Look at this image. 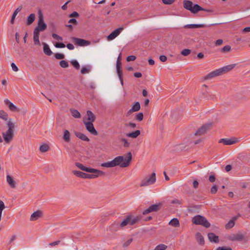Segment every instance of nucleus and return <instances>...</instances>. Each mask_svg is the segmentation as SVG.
<instances>
[{
  "label": "nucleus",
  "instance_id": "1",
  "mask_svg": "<svg viewBox=\"0 0 250 250\" xmlns=\"http://www.w3.org/2000/svg\"><path fill=\"white\" fill-rule=\"evenodd\" d=\"M132 159V153L128 152L125 157L123 156H117L112 160V162L114 167L120 166L121 167H126L130 165Z\"/></svg>",
  "mask_w": 250,
  "mask_h": 250
},
{
  "label": "nucleus",
  "instance_id": "2",
  "mask_svg": "<svg viewBox=\"0 0 250 250\" xmlns=\"http://www.w3.org/2000/svg\"><path fill=\"white\" fill-rule=\"evenodd\" d=\"M236 64H231L216 69L203 77L204 81L210 80L214 77L222 75L232 70L235 66Z\"/></svg>",
  "mask_w": 250,
  "mask_h": 250
},
{
  "label": "nucleus",
  "instance_id": "3",
  "mask_svg": "<svg viewBox=\"0 0 250 250\" xmlns=\"http://www.w3.org/2000/svg\"><path fill=\"white\" fill-rule=\"evenodd\" d=\"M15 123L12 122L11 119H10L7 123L8 130L2 133V136L4 140L6 143H9L14 137V129L15 127Z\"/></svg>",
  "mask_w": 250,
  "mask_h": 250
},
{
  "label": "nucleus",
  "instance_id": "4",
  "mask_svg": "<svg viewBox=\"0 0 250 250\" xmlns=\"http://www.w3.org/2000/svg\"><path fill=\"white\" fill-rule=\"evenodd\" d=\"M191 222L195 225H200L206 228H208L210 226V224L208 220L203 216L196 215L192 218Z\"/></svg>",
  "mask_w": 250,
  "mask_h": 250
},
{
  "label": "nucleus",
  "instance_id": "5",
  "mask_svg": "<svg viewBox=\"0 0 250 250\" xmlns=\"http://www.w3.org/2000/svg\"><path fill=\"white\" fill-rule=\"evenodd\" d=\"M156 174L155 172H153L150 175L146 176L142 179L140 187H145L149 186L154 184L156 182Z\"/></svg>",
  "mask_w": 250,
  "mask_h": 250
},
{
  "label": "nucleus",
  "instance_id": "6",
  "mask_svg": "<svg viewBox=\"0 0 250 250\" xmlns=\"http://www.w3.org/2000/svg\"><path fill=\"white\" fill-rule=\"evenodd\" d=\"M47 28V25L44 22L43 15L41 10L39 11V20L38 26L35 29L39 31H43Z\"/></svg>",
  "mask_w": 250,
  "mask_h": 250
},
{
  "label": "nucleus",
  "instance_id": "7",
  "mask_svg": "<svg viewBox=\"0 0 250 250\" xmlns=\"http://www.w3.org/2000/svg\"><path fill=\"white\" fill-rule=\"evenodd\" d=\"M188 11H191L192 13L196 14L199 11H205L207 12H210L211 10L208 9H204L201 7L198 4H194L193 5V3L191 1L188 0Z\"/></svg>",
  "mask_w": 250,
  "mask_h": 250
},
{
  "label": "nucleus",
  "instance_id": "8",
  "mask_svg": "<svg viewBox=\"0 0 250 250\" xmlns=\"http://www.w3.org/2000/svg\"><path fill=\"white\" fill-rule=\"evenodd\" d=\"M97 171H99L100 172H96V171L89 172V173H91V174H87V173H84L83 178L93 179V178L98 177L99 176H104L105 175V173L104 172H103V171L98 170V169H97Z\"/></svg>",
  "mask_w": 250,
  "mask_h": 250
},
{
  "label": "nucleus",
  "instance_id": "9",
  "mask_svg": "<svg viewBox=\"0 0 250 250\" xmlns=\"http://www.w3.org/2000/svg\"><path fill=\"white\" fill-rule=\"evenodd\" d=\"M162 206V204L159 203L150 206L148 208L145 210L143 212V214L146 215L151 212H157L160 210Z\"/></svg>",
  "mask_w": 250,
  "mask_h": 250
},
{
  "label": "nucleus",
  "instance_id": "10",
  "mask_svg": "<svg viewBox=\"0 0 250 250\" xmlns=\"http://www.w3.org/2000/svg\"><path fill=\"white\" fill-rule=\"evenodd\" d=\"M228 239L230 241H242L243 240H245V237L243 234H242L241 232H239L237 234H231L228 236Z\"/></svg>",
  "mask_w": 250,
  "mask_h": 250
},
{
  "label": "nucleus",
  "instance_id": "11",
  "mask_svg": "<svg viewBox=\"0 0 250 250\" xmlns=\"http://www.w3.org/2000/svg\"><path fill=\"white\" fill-rule=\"evenodd\" d=\"M211 125V124H207L202 125L194 133V135L201 136L204 134L208 130H209Z\"/></svg>",
  "mask_w": 250,
  "mask_h": 250
},
{
  "label": "nucleus",
  "instance_id": "12",
  "mask_svg": "<svg viewBox=\"0 0 250 250\" xmlns=\"http://www.w3.org/2000/svg\"><path fill=\"white\" fill-rule=\"evenodd\" d=\"M73 42L80 46H85L90 44L91 42L89 41H86L84 39H80L78 38L74 37L72 38Z\"/></svg>",
  "mask_w": 250,
  "mask_h": 250
},
{
  "label": "nucleus",
  "instance_id": "13",
  "mask_svg": "<svg viewBox=\"0 0 250 250\" xmlns=\"http://www.w3.org/2000/svg\"><path fill=\"white\" fill-rule=\"evenodd\" d=\"M83 123L85 125L87 130L91 134L94 135H97L98 134V131L96 130L94 127L93 122L83 121Z\"/></svg>",
  "mask_w": 250,
  "mask_h": 250
},
{
  "label": "nucleus",
  "instance_id": "14",
  "mask_svg": "<svg viewBox=\"0 0 250 250\" xmlns=\"http://www.w3.org/2000/svg\"><path fill=\"white\" fill-rule=\"evenodd\" d=\"M123 27H120L118 29H115L107 36V39L108 41H111L114 39L120 34V33L123 30Z\"/></svg>",
  "mask_w": 250,
  "mask_h": 250
},
{
  "label": "nucleus",
  "instance_id": "15",
  "mask_svg": "<svg viewBox=\"0 0 250 250\" xmlns=\"http://www.w3.org/2000/svg\"><path fill=\"white\" fill-rule=\"evenodd\" d=\"M237 141V139L235 138L233 139L223 138L220 139L219 143H222L224 145H231L235 144Z\"/></svg>",
  "mask_w": 250,
  "mask_h": 250
},
{
  "label": "nucleus",
  "instance_id": "16",
  "mask_svg": "<svg viewBox=\"0 0 250 250\" xmlns=\"http://www.w3.org/2000/svg\"><path fill=\"white\" fill-rule=\"evenodd\" d=\"M43 216V212L40 210H38L33 212L30 216V221H35Z\"/></svg>",
  "mask_w": 250,
  "mask_h": 250
},
{
  "label": "nucleus",
  "instance_id": "17",
  "mask_svg": "<svg viewBox=\"0 0 250 250\" xmlns=\"http://www.w3.org/2000/svg\"><path fill=\"white\" fill-rule=\"evenodd\" d=\"M75 165L76 167H77L80 169H82L83 171H86V172H97V169L92 168H88L87 167H85L84 166L83 164L80 163H76ZM98 172H99L98 171Z\"/></svg>",
  "mask_w": 250,
  "mask_h": 250
},
{
  "label": "nucleus",
  "instance_id": "18",
  "mask_svg": "<svg viewBox=\"0 0 250 250\" xmlns=\"http://www.w3.org/2000/svg\"><path fill=\"white\" fill-rule=\"evenodd\" d=\"M6 181L11 188H15L16 187V182L13 178L10 175L6 176Z\"/></svg>",
  "mask_w": 250,
  "mask_h": 250
},
{
  "label": "nucleus",
  "instance_id": "19",
  "mask_svg": "<svg viewBox=\"0 0 250 250\" xmlns=\"http://www.w3.org/2000/svg\"><path fill=\"white\" fill-rule=\"evenodd\" d=\"M40 32L37 29H34V32H33V40L34 42V44L35 45H40V42L39 40V35H40Z\"/></svg>",
  "mask_w": 250,
  "mask_h": 250
},
{
  "label": "nucleus",
  "instance_id": "20",
  "mask_svg": "<svg viewBox=\"0 0 250 250\" xmlns=\"http://www.w3.org/2000/svg\"><path fill=\"white\" fill-rule=\"evenodd\" d=\"M4 103L8 106L9 109L13 112L19 111L18 108L12 103L10 102L8 99L4 100Z\"/></svg>",
  "mask_w": 250,
  "mask_h": 250
},
{
  "label": "nucleus",
  "instance_id": "21",
  "mask_svg": "<svg viewBox=\"0 0 250 250\" xmlns=\"http://www.w3.org/2000/svg\"><path fill=\"white\" fill-rule=\"evenodd\" d=\"M208 238L209 240L211 242H214V243H218L219 242V237L218 236L216 235L214 233L210 232L208 233Z\"/></svg>",
  "mask_w": 250,
  "mask_h": 250
},
{
  "label": "nucleus",
  "instance_id": "22",
  "mask_svg": "<svg viewBox=\"0 0 250 250\" xmlns=\"http://www.w3.org/2000/svg\"><path fill=\"white\" fill-rule=\"evenodd\" d=\"M195 236L196 239L200 245L203 246L205 244L204 238L201 233L197 232Z\"/></svg>",
  "mask_w": 250,
  "mask_h": 250
},
{
  "label": "nucleus",
  "instance_id": "23",
  "mask_svg": "<svg viewBox=\"0 0 250 250\" xmlns=\"http://www.w3.org/2000/svg\"><path fill=\"white\" fill-rule=\"evenodd\" d=\"M75 136L80 139L81 140L86 141V142H89V139L84 134L79 132H75Z\"/></svg>",
  "mask_w": 250,
  "mask_h": 250
},
{
  "label": "nucleus",
  "instance_id": "24",
  "mask_svg": "<svg viewBox=\"0 0 250 250\" xmlns=\"http://www.w3.org/2000/svg\"><path fill=\"white\" fill-rule=\"evenodd\" d=\"M42 44L43 46V50L44 53L47 56H50L52 54V52L50 50L48 45L45 42H43Z\"/></svg>",
  "mask_w": 250,
  "mask_h": 250
},
{
  "label": "nucleus",
  "instance_id": "25",
  "mask_svg": "<svg viewBox=\"0 0 250 250\" xmlns=\"http://www.w3.org/2000/svg\"><path fill=\"white\" fill-rule=\"evenodd\" d=\"M62 138L65 142L68 143L70 141V133L68 130H64Z\"/></svg>",
  "mask_w": 250,
  "mask_h": 250
},
{
  "label": "nucleus",
  "instance_id": "26",
  "mask_svg": "<svg viewBox=\"0 0 250 250\" xmlns=\"http://www.w3.org/2000/svg\"><path fill=\"white\" fill-rule=\"evenodd\" d=\"M21 9H22V6L21 5L15 10V11L14 12V13L12 16V17H11V19L10 20V23L11 24H13L14 23V21H15L16 16H17L18 13L21 10Z\"/></svg>",
  "mask_w": 250,
  "mask_h": 250
},
{
  "label": "nucleus",
  "instance_id": "27",
  "mask_svg": "<svg viewBox=\"0 0 250 250\" xmlns=\"http://www.w3.org/2000/svg\"><path fill=\"white\" fill-rule=\"evenodd\" d=\"M120 225L117 222L112 223L108 228V229L111 231H115L119 229Z\"/></svg>",
  "mask_w": 250,
  "mask_h": 250
},
{
  "label": "nucleus",
  "instance_id": "28",
  "mask_svg": "<svg viewBox=\"0 0 250 250\" xmlns=\"http://www.w3.org/2000/svg\"><path fill=\"white\" fill-rule=\"evenodd\" d=\"M141 134V132L139 130H137L133 132L128 133L126 134V136L128 137H131L132 138H136Z\"/></svg>",
  "mask_w": 250,
  "mask_h": 250
},
{
  "label": "nucleus",
  "instance_id": "29",
  "mask_svg": "<svg viewBox=\"0 0 250 250\" xmlns=\"http://www.w3.org/2000/svg\"><path fill=\"white\" fill-rule=\"evenodd\" d=\"M87 115L88 117L87 120L89 121L88 122H93L95 121L96 117L90 110H88L87 111Z\"/></svg>",
  "mask_w": 250,
  "mask_h": 250
},
{
  "label": "nucleus",
  "instance_id": "30",
  "mask_svg": "<svg viewBox=\"0 0 250 250\" xmlns=\"http://www.w3.org/2000/svg\"><path fill=\"white\" fill-rule=\"evenodd\" d=\"M208 26L205 24H188V28H204Z\"/></svg>",
  "mask_w": 250,
  "mask_h": 250
},
{
  "label": "nucleus",
  "instance_id": "31",
  "mask_svg": "<svg viewBox=\"0 0 250 250\" xmlns=\"http://www.w3.org/2000/svg\"><path fill=\"white\" fill-rule=\"evenodd\" d=\"M71 115L75 118H80L81 117L80 112L75 109H70V110Z\"/></svg>",
  "mask_w": 250,
  "mask_h": 250
},
{
  "label": "nucleus",
  "instance_id": "32",
  "mask_svg": "<svg viewBox=\"0 0 250 250\" xmlns=\"http://www.w3.org/2000/svg\"><path fill=\"white\" fill-rule=\"evenodd\" d=\"M169 225L174 227H178L179 226V221L177 218H173L169 222Z\"/></svg>",
  "mask_w": 250,
  "mask_h": 250
},
{
  "label": "nucleus",
  "instance_id": "33",
  "mask_svg": "<svg viewBox=\"0 0 250 250\" xmlns=\"http://www.w3.org/2000/svg\"><path fill=\"white\" fill-rule=\"evenodd\" d=\"M35 20V14H31L28 17L27 20V24L30 25Z\"/></svg>",
  "mask_w": 250,
  "mask_h": 250
},
{
  "label": "nucleus",
  "instance_id": "34",
  "mask_svg": "<svg viewBox=\"0 0 250 250\" xmlns=\"http://www.w3.org/2000/svg\"><path fill=\"white\" fill-rule=\"evenodd\" d=\"M127 217L129 218V225L132 226L135 224L139 220V218L138 217H133L131 215L127 216Z\"/></svg>",
  "mask_w": 250,
  "mask_h": 250
},
{
  "label": "nucleus",
  "instance_id": "35",
  "mask_svg": "<svg viewBox=\"0 0 250 250\" xmlns=\"http://www.w3.org/2000/svg\"><path fill=\"white\" fill-rule=\"evenodd\" d=\"M116 68L118 75H120L122 73V63L120 60H117L116 62Z\"/></svg>",
  "mask_w": 250,
  "mask_h": 250
},
{
  "label": "nucleus",
  "instance_id": "36",
  "mask_svg": "<svg viewBox=\"0 0 250 250\" xmlns=\"http://www.w3.org/2000/svg\"><path fill=\"white\" fill-rule=\"evenodd\" d=\"M49 149V146L46 144L42 145L40 147V150L41 152H46Z\"/></svg>",
  "mask_w": 250,
  "mask_h": 250
},
{
  "label": "nucleus",
  "instance_id": "37",
  "mask_svg": "<svg viewBox=\"0 0 250 250\" xmlns=\"http://www.w3.org/2000/svg\"><path fill=\"white\" fill-rule=\"evenodd\" d=\"M140 108H141L140 104L139 102H135L134 103V104L131 107V109L134 112L139 111L140 109Z\"/></svg>",
  "mask_w": 250,
  "mask_h": 250
},
{
  "label": "nucleus",
  "instance_id": "38",
  "mask_svg": "<svg viewBox=\"0 0 250 250\" xmlns=\"http://www.w3.org/2000/svg\"><path fill=\"white\" fill-rule=\"evenodd\" d=\"M129 218L127 216L120 223V227L124 228L129 223Z\"/></svg>",
  "mask_w": 250,
  "mask_h": 250
},
{
  "label": "nucleus",
  "instance_id": "39",
  "mask_svg": "<svg viewBox=\"0 0 250 250\" xmlns=\"http://www.w3.org/2000/svg\"><path fill=\"white\" fill-rule=\"evenodd\" d=\"M143 119L144 115L142 112H140L137 114L135 116V119L138 122L142 121L143 120Z\"/></svg>",
  "mask_w": 250,
  "mask_h": 250
},
{
  "label": "nucleus",
  "instance_id": "40",
  "mask_svg": "<svg viewBox=\"0 0 250 250\" xmlns=\"http://www.w3.org/2000/svg\"><path fill=\"white\" fill-rule=\"evenodd\" d=\"M72 172L76 176L83 178L84 172L78 170H73Z\"/></svg>",
  "mask_w": 250,
  "mask_h": 250
},
{
  "label": "nucleus",
  "instance_id": "41",
  "mask_svg": "<svg viewBox=\"0 0 250 250\" xmlns=\"http://www.w3.org/2000/svg\"><path fill=\"white\" fill-rule=\"evenodd\" d=\"M101 166L105 167H114L112 161L105 162L101 164Z\"/></svg>",
  "mask_w": 250,
  "mask_h": 250
},
{
  "label": "nucleus",
  "instance_id": "42",
  "mask_svg": "<svg viewBox=\"0 0 250 250\" xmlns=\"http://www.w3.org/2000/svg\"><path fill=\"white\" fill-rule=\"evenodd\" d=\"M8 114L3 110H0V118L5 121L7 120Z\"/></svg>",
  "mask_w": 250,
  "mask_h": 250
},
{
  "label": "nucleus",
  "instance_id": "43",
  "mask_svg": "<svg viewBox=\"0 0 250 250\" xmlns=\"http://www.w3.org/2000/svg\"><path fill=\"white\" fill-rule=\"evenodd\" d=\"M5 208V205L4 204V202L0 200V221L1 219V215H2V212L3 210Z\"/></svg>",
  "mask_w": 250,
  "mask_h": 250
},
{
  "label": "nucleus",
  "instance_id": "44",
  "mask_svg": "<svg viewBox=\"0 0 250 250\" xmlns=\"http://www.w3.org/2000/svg\"><path fill=\"white\" fill-rule=\"evenodd\" d=\"M71 63L76 69L78 70L80 69V65L77 61L73 60L71 62Z\"/></svg>",
  "mask_w": 250,
  "mask_h": 250
},
{
  "label": "nucleus",
  "instance_id": "45",
  "mask_svg": "<svg viewBox=\"0 0 250 250\" xmlns=\"http://www.w3.org/2000/svg\"><path fill=\"white\" fill-rule=\"evenodd\" d=\"M167 246L164 244H160L156 247L154 250H165Z\"/></svg>",
  "mask_w": 250,
  "mask_h": 250
},
{
  "label": "nucleus",
  "instance_id": "46",
  "mask_svg": "<svg viewBox=\"0 0 250 250\" xmlns=\"http://www.w3.org/2000/svg\"><path fill=\"white\" fill-rule=\"evenodd\" d=\"M60 65L62 68H66L68 67V63L65 60H62L60 62Z\"/></svg>",
  "mask_w": 250,
  "mask_h": 250
},
{
  "label": "nucleus",
  "instance_id": "47",
  "mask_svg": "<svg viewBox=\"0 0 250 250\" xmlns=\"http://www.w3.org/2000/svg\"><path fill=\"white\" fill-rule=\"evenodd\" d=\"M231 49V46L230 45H226L221 49V52L226 53L229 52Z\"/></svg>",
  "mask_w": 250,
  "mask_h": 250
},
{
  "label": "nucleus",
  "instance_id": "48",
  "mask_svg": "<svg viewBox=\"0 0 250 250\" xmlns=\"http://www.w3.org/2000/svg\"><path fill=\"white\" fill-rule=\"evenodd\" d=\"M54 56L58 60L63 59L65 58L64 55L61 53H56Z\"/></svg>",
  "mask_w": 250,
  "mask_h": 250
},
{
  "label": "nucleus",
  "instance_id": "49",
  "mask_svg": "<svg viewBox=\"0 0 250 250\" xmlns=\"http://www.w3.org/2000/svg\"><path fill=\"white\" fill-rule=\"evenodd\" d=\"M234 222L233 220H230L226 225V228H231L234 226Z\"/></svg>",
  "mask_w": 250,
  "mask_h": 250
},
{
  "label": "nucleus",
  "instance_id": "50",
  "mask_svg": "<svg viewBox=\"0 0 250 250\" xmlns=\"http://www.w3.org/2000/svg\"><path fill=\"white\" fill-rule=\"evenodd\" d=\"M121 141L124 143V146L125 147H128L129 146L130 143L128 142L126 139L123 138Z\"/></svg>",
  "mask_w": 250,
  "mask_h": 250
},
{
  "label": "nucleus",
  "instance_id": "51",
  "mask_svg": "<svg viewBox=\"0 0 250 250\" xmlns=\"http://www.w3.org/2000/svg\"><path fill=\"white\" fill-rule=\"evenodd\" d=\"M187 147L186 144H181L178 146V149L180 150H184Z\"/></svg>",
  "mask_w": 250,
  "mask_h": 250
},
{
  "label": "nucleus",
  "instance_id": "52",
  "mask_svg": "<svg viewBox=\"0 0 250 250\" xmlns=\"http://www.w3.org/2000/svg\"><path fill=\"white\" fill-rule=\"evenodd\" d=\"M54 45L57 48H64L65 47V45L62 42H56Z\"/></svg>",
  "mask_w": 250,
  "mask_h": 250
},
{
  "label": "nucleus",
  "instance_id": "53",
  "mask_svg": "<svg viewBox=\"0 0 250 250\" xmlns=\"http://www.w3.org/2000/svg\"><path fill=\"white\" fill-rule=\"evenodd\" d=\"M203 94L205 96V97L208 100L213 99L214 97L213 95H208V92L207 91L203 92Z\"/></svg>",
  "mask_w": 250,
  "mask_h": 250
},
{
  "label": "nucleus",
  "instance_id": "54",
  "mask_svg": "<svg viewBox=\"0 0 250 250\" xmlns=\"http://www.w3.org/2000/svg\"><path fill=\"white\" fill-rule=\"evenodd\" d=\"M133 239L132 238H129L128 240L126 241L123 245V247H126L128 246H129L130 243L132 242Z\"/></svg>",
  "mask_w": 250,
  "mask_h": 250
},
{
  "label": "nucleus",
  "instance_id": "55",
  "mask_svg": "<svg viewBox=\"0 0 250 250\" xmlns=\"http://www.w3.org/2000/svg\"><path fill=\"white\" fill-rule=\"evenodd\" d=\"M52 37L54 39H56V40H57L58 41H62L63 40L62 38V37L59 36L58 35H57V34H56L55 33L52 34Z\"/></svg>",
  "mask_w": 250,
  "mask_h": 250
},
{
  "label": "nucleus",
  "instance_id": "56",
  "mask_svg": "<svg viewBox=\"0 0 250 250\" xmlns=\"http://www.w3.org/2000/svg\"><path fill=\"white\" fill-rule=\"evenodd\" d=\"M90 71L89 69L87 68L85 66H83L82 68L81 69V72L83 74H86L87 73H88Z\"/></svg>",
  "mask_w": 250,
  "mask_h": 250
},
{
  "label": "nucleus",
  "instance_id": "57",
  "mask_svg": "<svg viewBox=\"0 0 250 250\" xmlns=\"http://www.w3.org/2000/svg\"><path fill=\"white\" fill-rule=\"evenodd\" d=\"M176 0H162L163 2L165 4L170 5L174 3Z\"/></svg>",
  "mask_w": 250,
  "mask_h": 250
},
{
  "label": "nucleus",
  "instance_id": "58",
  "mask_svg": "<svg viewBox=\"0 0 250 250\" xmlns=\"http://www.w3.org/2000/svg\"><path fill=\"white\" fill-rule=\"evenodd\" d=\"M136 59V57L133 55L128 56L126 58V61L127 62L134 61Z\"/></svg>",
  "mask_w": 250,
  "mask_h": 250
},
{
  "label": "nucleus",
  "instance_id": "59",
  "mask_svg": "<svg viewBox=\"0 0 250 250\" xmlns=\"http://www.w3.org/2000/svg\"><path fill=\"white\" fill-rule=\"evenodd\" d=\"M217 190H218L217 187L216 185H214L212 187V188L210 189V192L212 194H215L217 192Z\"/></svg>",
  "mask_w": 250,
  "mask_h": 250
},
{
  "label": "nucleus",
  "instance_id": "60",
  "mask_svg": "<svg viewBox=\"0 0 250 250\" xmlns=\"http://www.w3.org/2000/svg\"><path fill=\"white\" fill-rule=\"evenodd\" d=\"M216 250H232L230 247H227L225 246L219 247Z\"/></svg>",
  "mask_w": 250,
  "mask_h": 250
},
{
  "label": "nucleus",
  "instance_id": "61",
  "mask_svg": "<svg viewBox=\"0 0 250 250\" xmlns=\"http://www.w3.org/2000/svg\"><path fill=\"white\" fill-rule=\"evenodd\" d=\"M79 14L78 12H73V13H72L71 14L69 15V17H71V18H73V17H79Z\"/></svg>",
  "mask_w": 250,
  "mask_h": 250
},
{
  "label": "nucleus",
  "instance_id": "62",
  "mask_svg": "<svg viewBox=\"0 0 250 250\" xmlns=\"http://www.w3.org/2000/svg\"><path fill=\"white\" fill-rule=\"evenodd\" d=\"M160 60L162 62H165L167 60V57L165 55H161L159 57Z\"/></svg>",
  "mask_w": 250,
  "mask_h": 250
},
{
  "label": "nucleus",
  "instance_id": "63",
  "mask_svg": "<svg viewBox=\"0 0 250 250\" xmlns=\"http://www.w3.org/2000/svg\"><path fill=\"white\" fill-rule=\"evenodd\" d=\"M11 67L14 71L17 72L18 71V67L16 65V64L14 62H12L11 63Z\"/></svg>",
  "mask_w": 250,
  "mask_h": 250
},
{
  "label": "nucleus",
  "instance_id": "64",
  "mask_svg": "<svg viewBox=\"0 0 250 250\" xmlns=\"http://www.w3.org/2000/svg\"><path fill=\"white\" fill-rule=\"evenodd\" d=\"M68 22L70 23H72L73 24L76 25L77 24V21L75 19L72 18L69 20Z\"/></svg>",
  "mask_w": 250,
  "mask_h": 250
}]
</instances>
